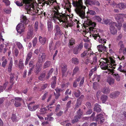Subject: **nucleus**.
<instances>
[{
  "label": "nucleus",
  "instance_id": "obj_12",
  "mask_svg": "<svg viewBox=\"0 0 126 126\" xmlns=\"http://www.w3.org/2000/svg\"><path fill=\"white\" fill-rule=\"evenodd\" d=\"M97 48L100 52L103 53L104 52H107L108 50V48L104 45H100L97 46Z\"/></svg>",
  "mask_w": 126,
  "mask_h": 126
},
{
  "label": "nucleus",
  "instance_id": "obj_64",
  "mask_svg": "<svg viewBox=\"0 0 126 126\" xmlns=\"http://www.w3.org/2000/svg\"><path fill=\"white\" fill-rule=\"evenodd\" d=\"M100 78V75H96L94 77V79L95 80L98 82Z\"/></svg>",
  "mask_w": 126,
  "mask_h": 126
},
{
  "label": "nucleus",
  "instance_id": "obj_48",
  "mask_svg": "<svg viewBox=\"0 0 126 126\" xmlns=\"http://www.w3.org/2000/svg\"><path fill=\"white\" fill-rule=\"evenodd\" d=\"M37 38L36 37H35L33 39L32 43L33 46V47H35L36 46L37 43Z\"/></svg>",
  "mask_w": 126,
  "mask_h": 126
},
{
  "label": "nucleus",
  "instance_id": "obj_34",
  "mask_svg": "<svg viewBox=\"0 0 126 126\" xmlns=\"http://www.w3.org/2000/svg\"><path fill=\"white\" fill-rule=\"evenodd\" d=\"M56 77L55 76L53 78L52 81L51 83V86L52 88H54L56 86Z\"/></svg>",
  "mask_w": 126,
  "mask_h": 126
},
{
  "label": "nucleus",
  "instance_id": "obj_24",
  "mask_svg": "<svg viewBox=\"0 0 126 126\" xmlns=\"http://www.w3.org/2000/svg\"><path fill=\"white\" fill-rule=\"evenodd\" d=\"M47 39V38L46 37H42L41 36H39V41L40 43L43 45H44L46 43Z\"/></svg>",
  "mask_w": 126,
  "mask_h": 126
},
{
  "label": "nucleus",
  "instance_id": "obj_57",
  "mask_svg": "<svg viewBox=\"0 0 126 126\" xmlns=\"http://www.w3.org/2000/svg\"><path fill=\"white\" fill-rule=\"evenodd\" d=\"M108 1V3L110 5H112L113 6H115L116 5V3L114 1H111V0H106Z\"/></svg>",
  "mask_w": 126,
  "mask_h": 126
},
{
  "label": "nucleus",
  "instance_id": "obj_8",
  "mask_svg": "<svg viewBox=\"0 0 126 126\" xmlns=\"http://www.w3.org/2000/svg\"><path fill=\"white\" fill-rule=\"evenodd\" d=\"M91 49L90 48H88L87 50H85L84 52L81 53L80 55L81 57H84L86 56H87V57L90 56L92 55H94L93 52L91 51Z\"/></svg>",
  "mask_w": 126,
  "mask_h": 126
},
{
  "label": "nucleus",
  "instance_id": "obj_55",
  "mask_svg": "<svg viewBox=\"0 0 126 126\" xmlns=\"http://www.w3.org/2000/svg\"><path fill=\"white\" fill-rule=\"evenodd\" d=\"M118 45L120 46L121 48H123L124 47V45L123 44V42L122 41H120L119 42Z\"/></svg>",
  "mask_w": 126,
  "mask_h": 126
},
{
  "label": "nucleus",
  "instance_id": "obj_47",
  "mask_svg": "<svg viewBox=\"0 0 126 126\" xmlns=\"http://www.w3.org/2000/svg\"><path fill=\"white\" fill-rule=\"evenodd\" d=\"M30 0H29V3H28L25 4V8L26 10H29L30 9H31V5H30Z\"/></svg>",
  "mask_w": 126,
  "mask_h": 126
},
{
  "label": "nucleus",
  "instance_id": "obj_25",
  "mask_svg": "<svg viewBox=\"0 0 126 126\" xmlns=\"http://www.w3.org/2000/svg\"><path fill=\"white\" fill-rule=\"evenodd\" d=\"M67 69V66L66 65H63L62 67V76H66V71Z\"/></svg>",
  "mask_w": 126,
  "mask_h": 126
},
{
  "label": "nucleus",
  "instance_id": "obj_42",
  "mask_svg": "<svg viewBox=\"0 0 126 126\" xmlns=\"http://www.w3.org/2000/svg\"><path fill=\"white\" fill-rule=\"evenodd\" d=\"M49 86V85L48 84L46 83L43 84L41 86L40 91H41L42 90H44L47 87H48Z\"/></svg>",
  "mask_w": 126,
  "mask_h": 126
},
{
  "label": "nucleus",
  "instance_id": "obj_21",
  "mask_svg": "<svg viewBox=\"0 0 126 126\" xmlns=\"http://www.w3.org/2000/svg\"><path fill=\"white\" fill-rule=\"evenodd\" d=\"M46 55L44 53H42L40 55V57L39 58L38 62L40 63H42L45 60L46 58Z\"/></svg>",
  "mask_w": 126,
  "mask_h": 126
},
{
  "label": "nucleus",
  "instance_id": "obj_20",
  "mask_svg": "<svg viewBox=\"0 0 126 126\" xmlns=\"http://www.w3.org/2000/svg\"><path fill=\"white\" fill-rule=\"evenodd\" d=\"M10 76V82L11 84H14V79H15L16 78V80H17V77L14 73H11Z\"/></svg>",
  "mask_w": 126,
  "mask_h": 126
},
{
  "label": "nucleus",
  "instance_id": "obj_22",
  "mask_svg": "<svg viewBox=\"0 0 126 126\" xmlns=\"http://www.w3.org/2000/svg\"><path fill=\"white\" fill-rule=\"evenodd\" d=\"M23 62V61L22 59H20L19 60V63L17 66L18 68L20 70H22L24 68V66Z\"/></svg>",
  "mask_w": 126,
  "mask_h": 126
},
{
  "label": "nucleus",
  "instance_id": "obj_5",
  "mask_svg": "<svg viewBox=\"0 0 126 126\" xmlns=\"http://www.w3.org/2000/svg\"><path fill=\"white\" fill-rule=\"evenodd\" d=\"M126 17V15L124 14H117L115 16V18L119 24V28L121 27V23L124 21L123 18Z\"/></svg>",
  "mask_w": 126,
  "mask_h": 126
},
{
  "label": "nucleus",
  "instance_id": "obj_28",
  "mask_svg": "<svg viewBox=\"0 0 126 126\" xmlns=\"http://www.w3.org/2000/svg\"><path fill=\"white\" fill-rule=\"evenodd\" d=\"M47 29L48 31L51 32L53 29V23L50 21H48L47 23Z\"/></svg>",
  "mask_w": 126,
  "mask_h": 126
},
{
  "label": "nucleus",
  "instance_id": "obj_49",
  "mask_svg": "<svg viewBox=\"0 0 126 126\" xmlns=\"http://www.w3.org/2000/svg\"><path fill=\"white\" fill-rule=\"evenodd\" d=\"M54 45V44L52 41L50 42L49 45V48L50 51L53 49Z\"/></svg>",
  "mask_w": 126,
  "mask_h": 126
},
{
  "label": "nucleus",
  "instance_id": "obj_59",
  "mask_svg": "<svg viewBox=\"0 0 126 126\" xmlns=\"http://www.w3.org/2000/svg\"><path fill=\"white\" fill-rule=\"evenodd\" d=\"M90 62V59L88 57H87L83 61L84 63L86 65L88 64Z\"/></svg>",
  "mask_w": 126,
  "mask_h": 126
},
{
  "label": "nucleus",
  "instance_id": "obj_3",
  "mask_svg": "<svg viewBox=\"0 0 126 126\" xmlns=\"http://www.w3.org/2000/svg\"><path fill=\"white\" fill-rule=\"evenodd\" d=\"M114 59L113 57H110L106 59L105 62L102 61L101 59L99 60L100 68L104 70L107 69L108 67L111 68L112 67L115 69V67H113L115 65V61L114 60Z\"/></svg>",
  "mask_w": 126,
  "mask_h": 126
},
{
  "label": "nucleus",
  "instance_id": "obj_11",
  "mask_svg": "<svg viewBox=\"0 0 126 126\" xmlns=\"http://www.w3.org/2000/svg\"><path fill=\"white\" fill-rule=\"evenodd\" d=\"M15 99V100L13 99H12L11 101L14 102L15 100V102L14 105L16 107H18L20 106L21 105L20 102L22 100V98L19 97H16Z\"/></svg>",
  "mask_w": 126,
  "mask_h": 126
},
{
  "label": "nucleus",
  "instance_id": "obj_54",
  "mask_svg": "<svg viewBox=\"0 0 126 126\" xmlns=\"http://www.w3.org/2000/svg\"><path fill=\"white\" fill-rule=\"evenodd\" d=\"M93 56H94V57L93 59V62L91 63V64H95L97 61V59L96 56H95V55H93Z\"/></svg>",
  "mask_w": 126,
  "mask_h": 126
},
{
  "label": "nucleus",
  "instance_id": "obj_4",
  "mask_svg": "<svg viewBox=\"0 0 126 126\" xmlns=\"http://www.w3.org/2000/svg\"><path fill=\"white\" fill-rule=\"evenodd\" d=\"M87 24L89 27V30L91 34H92V36L95 40L100 35L99 34V30L94 28L96 25V24L91 20H89L87 21Z\"/></svg>",
  "mask_w": 126,
  "mask_h": 126
},
{
  "label": "nucleus",
  "instance_id": "obj_40",
  "mask_svg": "<svg viewBox=\"0 0 126 126\" xmlns=\"http://www.w3.org/2000/svg\"><path fill=\"white\" fill-rule=\"evenodd\" d=\"M47 110V109L46 108L42 107L39 110V112L40 114H43L46 113Z\"/></svg>",
  "mask_w": 126,
  "mask_h": 126
},
{
  "label": "nucleus",
  "instance_id": "obj_9",
  "mask_svg": "<svg viewBox=\"0 0 126 126\" xmlns=\"http://www.w3.org/2000/svg\"><path fill=\"white\" fill-rule=\"evenodd\" d=\"M95 120L98 123L103 125L104 122V118L103 115L101 113L97 114L96 116Z\"/></svg>",
  "mask_w": 126,
  "mask_h": 126
},
{
  "label": "nucleus",
  "instance_id": "obj_39",
  "mask_svg": "<svg viewBox=\"0 0 126 126\" xmlns=\"http://www.w3.org/2000/svg\"><path fill=\"white\" fill-rule=\"evenodd\" d=\"M54 29L56 31V32L60 33V35H61L62 34V32L60 30V27L58 25H56L55 26Z\"/></svg>",
  "mask_w": 126,
  "mask_h": 126
},
{
  "label": "nucleus",
  "instance_id": "obj_27",
  "mask_svg": "<svg viewBox=\"0 0 126 126\" xmlns=\"http://www.w3.org/2000/svg\"><path fill=\"white\" fill-rule=\"evenodd\" d=\"M103 22L104 23L107 25H109L110 26V24H113V23H115L116 22H115L112 21L110 19H107L103 20Z\"/></svg>",
  "mask_w": 126,
  "mask_h": 126
},
{
  "label": "nucleus",
  "instance_id": "obj_51",
  "mask_svg": "<svg viewBox=\"0 0 126 126\" xmlns=\"http://www.w3.org/2000/svg\"><path fill=\"white\" fill-rule=\"evenodd\" d=\"M87 13H89L90 15L94 16L95 15L96 13L95 12L94 10H88Z\"/></svg>",
  "mask_w": 126,
  "mask_h": 126
},
{
  "label": "nucleus",
  "instance_id": "obj_53",
  "mask_svg": "<svg viewBox=\"0 0 126 126\" xmlns=\"http://www.w3.org/2000/svg\"><path fill=\"white\" fill-rule=\"evenodd\" d=\"M38 22L37 21H36L35 22L34 25V30L36 32L38 30Z\"/></svg>",
  "mask_w": 126,
  "mask_h": 126
},
{
  "label": "nucleus",
  "instance_id": "obj_17",
  "mask_svg": "<svg viewBox=\"0 0 126 126\" xmlns=\"http://www.w3.org/2000/svg\"><path fill=\"white\" fill-rule=\"evenodd\" d=\"M118 7L121 9H123L126 8V3H121L117 4L116 3V5L115 6H113V7L114 8Z\"/></svg>",
  "mask_w": 126,
  "mask_h": 126
},
{
  "label": "nucleus",
  "instance_id": "obj_61",
  "mask_svg": "<svg viewBox=\"0 0 126 126\" xmlns=\"http://www.w3.org/2000/svg\"><path fill=\"white\" fill-rule=\"evenodd\" d=\"M32 55V53L31 52H30L27 55L26 59L30 60L31 58Z\"/></svg>",
  "mask_w": 126,
  "mask_h": 126
},
{
  "label": "nucleus",
  "instance_id": "obj_60",
  "mask_svg": "<svg viewBox=\"0 0 126 126\" xmlns=\"http://www.w3.org/2000/svg\"><path fill=\"white\" fill-rule=\"evenodd\" d=\"M94 17L95 19L97 20L98 22H101L102 19L99 16H95Z\"/></svg>",
  "mask_w": 126,
  "mask_h": 126
},
{
  "label": "nucleus",
  "instance_id": "obj_58",
  "mask_svg": "<svg viewBox=\"0 0 126 126\" xmlns=\"http://www.w3.org/2000/svg\"><path fill=\"white\" fill-rule=\"evenodd\" d=\"M81 104V102L79 100V99H78L77 100V101L76 105V107L78 108L79 106Z\"/></svg>",
  "mask_w": 126,
  "mask_h": 126
},
{
  "label": "nucleus",
  "instance_id": "obj_1",
  "mask_svg": "<svg viewBox=\"0 0 126 126\" xmlns=\"http://www.w3.org/2000/svg\"><path fill=\"white\" fill-rule=\"evenodd\" d=\"M53 17L52 20L55 23L57 19L60 22H62L63 24V26L67 28L69 27H71L72 25L70 23L66 22L67 20V17L65 16L62 15L58 12V11H56L54 10L52 13Z\"/></svg>",
  "mask_w": 126,
  "mask_h": 126
},
{
  "label": "nucleus",
  "instance_id": "obj_14",
  "mask_svg": "<svg viewBox=\"0 0 126 126\" xmlns=\"http://www.w3.org/2000/svg\"><path fill=\"white\" fill-rule=\"evenodd\" d=\"M16 4L19 7H21L24 4H28L29 3V0H22V1H17L15 2Z\"/></svg>",
  "mask_w": 126,
  "mask_h": 126
},
{
  "label": "nucleus",
  "instance_id": "obj_37",
  "mask_svg": "<svg viewBox=\"0 0 126 126\" xmlns=\"http://www.w3.org/2000/svg\"><path fill=\"white\" fill-rule=\"evenodd\" d=\"M98 39V41L100 43L104 45V44L106 43V39L101 38L100 36Z\"/></svg>",
  "mask_w": 126,
  "mask_h": 126
},
{
  "label": "nucleus",
  "instance_id": "obj_30",
  "mask_svg": "<svg viewBox=\"0 0 126 126\" xmlns=\"http://www.w3.org/2000/svg\"><path fill=\"white\" fill-rule=\"evenodd\" d=\"M13 61L12 59L10 60V62L9 64L7 69L9 73H10L12 70V68L13 65Z\"/></svg>",
  "mask_w": 126,
  "mask_h": 126
},
{
  "label": "nucleus",
  "instance_id": "obj_50",
  "mask_svg": "<svg viewBox=\"0 0 126 126\" xmlns=\"http://www.w3.org/2000/svg\"><path fill=\"white\" fill-rule=\"evenodd\" d=\"M45 76V74L44 73L41 74L40 75L39 77L38 78L39 80H43L44 79Z\"/></svg>",
  "mask_w": 126,
  "mask_h": 126
},
{
  "label": "nucleus",
  "instance_id": "obj_2",
  "mask_svg": "<svg viewBox=\"0 0 126 126\" xmlns=\"http://www.w3.org/2000/svg\"><path fill=\"white\" fill-rule=\"evenodd\" d=\"M82 0H77L76 1L73 0L72 4L76 7V12L82 18L84 17L85 13V9L86 7L83 4Z\"/></svg>",
  "mask_w": 126,
  "mask_h": 126
},
{
  "label": "nucleus",
  "instance_id": "obj_32",
  "mask_svg": "<svg viewBox=\"0 0 126 126\" xmlns=\"http://www.w3.org/2000/svg\"><path fill=\"white\" fill-rule=\"evenodd\" d=\"M79 72V68L78 66H75L73 70L72 76H74L78 73Z\"/></svg>",
  "mask_w": 126,
  "mask_h": 126
},
{
  "label": "nucleus",
  "instance_id": "obj_31",
  "mask_svg": "<svg viewBox=\"0 0 126 126\" xmlns=\"http://www.w3.org/2000/svg\"><path fill=\"white\" fill-rule=\"evenodd\" d=\"M21 17H22V20L21 22L25 24H27L29 20L27 19L26 17L23 15H22Z\"/></svg>",
  "mask_w": 126,
  "mask_h": 126
},
{
  "label": "nucleus",
  "instance_id": "obj_10",
  "mask_svg": "<svg viewBox=\"0 0 126 126\" xmlns=\"http://www.w3.org/2000/svg\"><path fill=\"white\" fill-rule=\"evenodd\" d=\"M25 29L24 25L22 23L18 24L16 26V29L17 32L20 34L24 32Z\"/></svg>",
  "mask_w": 126,
  "mask_h": 126
},
{
  "label": "nucleus",
  "instance_id": "obj_41",
  "mask_svg": "<svg viewBox=\"0 0 126 126\" xmlns=\"http://www.w3.org/2000/svg\"><path fill=\"white\" fill-rule=\"evenodd\" d=\"M11 118L13 122H16L18 121L17 118L16 116L14 114L12 115Z\"/></svg>",
  "mask_w": 126,
  "mask_h": 126
},
{
  "label": "nucleus",
  "instance_id": "obj_15",
  "mask_svg": "<svg viewBox=\"0 0 126 126\" xmlns=\"http://www.w3.org/2000/svg\"><path fill=\"white\" fill-rule=\"evenodd\" d=\"M84 77H81L79 76L77 78L75 81L77 82H79L80 80L81 81L79 83V86L80 87L83 86L84 82Z\"/></svg>",
  "mask_w": 126,
  "mask_h": 126
},
{
  "label": "nucleus",
  "instance_id": "obj_6",
  "mask_svg": "<svg viewBox=\"0 0 126 126\" xmlns=\"http://www.w3.org/2000/svg\"><path fill=\"white\" fill-rule=\"evenodd\" d=\"M83 48V44L82 43L78 44L74 48H73V53L75 55L78 54L80 53V52Z\"/></svg>",
  "mask_w": 126,
  "mask_h": 126
},
{
  "label": "nucleus",
  "instance_id": "obj_13",
  "mask_svg": "<svg viewBox=\"0 0 126 126\" xmlns=\"http://www.w3.org/2000/svg\"><path fill=\"white\" fill-rule=\"evenodd\" d=\"M33 29L32 27L31 28L27 33L26 38L27 39H32L34 35L33 32Z\"/></svg>",
  "mask_w": 126,
  "mask_h": 126
},
{
  "label": "nucleus",
  "instance_id": "obj_46",
  "mask_svg": "<svg viewBox=\"0 0 126 126\" xmlns=\"http://www.w3.org/2000/svg\"><path fill=\"white\" fill-rule=\"evenodd\" d=\"M80 118L78 115H76L75 116L74 119L72 121V123L73 124L75 122H78L79 121V119Z\"/></svg>",
  "mask_w": 126,
  "mask_h": 126
},
{
  "label": "nucleus",
  "instance_id": "obj_45",
  "mask_svg": "<svg viewBox=\"0 0 126 126\" xmlns=\"http://www.w3.org/2000/svg\"><path fill=\"white\" fill-rule=\"evenodd\" d=\"M41 69L40 66L36 65L34 72L37 74H38L41 70Z\"/></svg>",
  "mask_w": 126,
  "mask_h": 126
},
{
  "label": "nucleus",
  "instance_id": "obj_16",
  "mask_svg": "<svg viewBox=\"0 0 126 126\" xmlns=\"http://www.w3.org/2000/svg\"><path fill=\"white\" fill-rule=\"evenodd\" d=\"M75 39L73 38H71L69 40V42L68 43V47L70 49H72L73 48L74 45L75 44Z\"/></svg>",
  "mask_w": 126,
  "mask_h": 126
},
{
  "label": "nucleus",
  "instance_id": "obj_63",
  "mask_svg": "<svg viewBox=\"0 0 126 126\" xmlns=\"http://www.w3.org/2000/svg\"><path fill=\"white\" fill-rule=\"evenodd\" d=\"M81 110L79 109L77 112L78 116L80 118L81 115H82L83 113L82 112L80 111Z\"/></svg>",
  "mask_w": 126,
  "mask_h": 126
},
{
  "label": "nucleus",
  "instance_id": "obj_36",
  "mask_svg": "<svg viewBox=\"0 0 126 126\" xmlns=\"http://www.w3.org/2000/svg\"><path fill=\"white\" fill-rule=\"evenodd\" d=\"M71 62L72 63L77 65L79 63V61L78 58H73L71 60Z\"/></svg>",
  "mask_w": 126,
  "mask_h": 126
},
{
  "label": "nucleus",
  "instance_id": "obj_52",
  "mask_svg": "<svg viewBox=\"0 0 126 126\" xmlns=\"http://www.w3.org/2000/svg\"><path fill=\"white\" fill-rule=\"evenodd\" d=\"M7 60L5 59L2 62L1 66L4 68L5 67L7 63Z\"/></svg>",
  "mask_w": 126,
  "mask_h": 126
},
{
  "label": "nucleus",
  "instance_id": "obj_29",
  "mask_svg": "<svg viewBox=\"0 0 126 126\" xmlns=\"http://www.w3.org/2000/svg\"><path fill=\"white\" fill-rule=\"evenodd\" d=\"M51 65V62L50 61H47L44 63L43 65V68L45 69L49 67Z\"/></svg>",
  "mask_w": 126,
  "mask_h": 126
},
{
  "label": "nucleus",
  "instance_id": "obj_43",
  "mask_svg": "<svg viewBox=\"0 0 126 126\" xmlns=\"http://www.w3.org/2000/svg\"><path fill=\"white\" fill-rule=\"evenodd\" d=\"M75 96L77 98L79 97L81 94V92L79 90H77V92L76 91L73 92Z\"/></svg>",
  "mask_w": 126,
  "mask_h": 126
},
{
  "label": "nucleus",
  "instance_id": "obj_44",
  "mask_svg": "<svg viewBox=\"0 0 126 126\" xmlns=\"http://www.w3.org/2000/svg\"><path fill=\"white\" fill-rule=\"evenodd\" d=\"M29 67H31L30 68L33 69L35 67V65L34 63V62L32 61H31L29 62Z\"/></svg>",
  "mask_w": 126,
  "mask_h": 126
},
{
  "label": "nucleus",
  "instance_id": "obj_18",
  "mask_svg": "<svg viewBox=\"0 0 126 126\" xmlns=\"http://www.w3.org/2000/svg\"><path fill=\"white\" fill-rule=\"evenodd\" d=\"M106 81L110 85L112 86L114 84L115 79L109 77L108 78Z\"/></svg>",
  "mask_w": 126,
  "mask_h": 126
},
{
  "label": "nucleus",
  "instance_id": "obj_23",
  "mask_svg": "<svg viewBox=\"0 0 126 126\" xmlns=\"http://www.w3.org/2000/svg\"><path fill=\"white\" fill-rule=\"evenodd\" d=\"M101 106L97 103L95 104L94 105V110L97 112H100L101 111L100 108Z\"/></svg>",
  "mask_w": 126,
  "mask_h": 126
},
{
  "label": "nucleus",
  "instance_id": "obj_33",
  "mask_svg": "<svg viewBox=\"0 0 126 126\" xmlns=\"http://www.w3.org/2000/svg\"><path fill=\"white\" fill-rule=\"evenodd\" d=\"M108 99V97L105 95H102L101 97V100L102 103H104Z\"/></svg>",
  "mask_w": 126,
  "mask_h": 126
},
{
  "label": "nucleus",
  "instance_id": "obj_35",
  "mask_svg": "<svg viewBox=\"0 0 126 126\" xmlns=\"http://www.w3.org/2000/svg\"><path fill=\"white\" fill-rule=\"evenodd\" d=\"M102 92L105 94H108L110 92V90L108 87H105L102 90Z\"/></svg>",
  "mask_w": 126,
  "mask_h": 126
},
{
  "label": "nucleus",
  "instance_id": "obj_56",
  "mask_svg": "<svg viewBox=\"0 0 126 126\" xmlns=\"http://www.w3.org/2000/svg\"><path fill=\"white\" fill-rule=\"evenodd\" d=\"M16 44L19 49H21L23 48L22 44L20 42H16Z\"/></svg>",
  "mask_w": 126,
  "mask_h": 126
},
{
  "label": "nucleus",
  "instance_id": "obj_7",
  "mask_svg": "<svg viewBox=\"0 0 126 126\" xmlns=\"http://www.w3.org/2000/svg\"><path fill=\"white\" fill-rule=\"evenodd\" d=\"M110 30L111 33L112 34H114L116 33L117 32V30L115 28V26H116L117 28H118L119 30L121 29V28H119V25L117 24L116 23H113V24H110Z\"/></svg>",
  "mask_w": 126,
  "mask_h": 126
},
{
  "label": "nucleus",
  "instance_id": "obj_38",
  "mask_svg": "<svg viewBox=\"0 0 126 126\" xmlns=\"http://www.w3.org/2000/svg\"><path fill=\"white\" fill-rule=\"evenodd\" d=\"M95 0H86V3L88 4L91 5H94Z\"/></svg>",
  "mask_w": 126,
  "mask_h": 126
},
{
  "label": "nucleus",
  "instance_id": "obj_19",
  "mask_svg": "<svg viewBox=\"0 0 126 126\" xmlns=\"http://www.w3.org/2000/svg\"><path fill=\"white\" fill-rule=\"evenodd\" d=\"M120 94V93L118 91L112 92L110 94V98H115L117 97Z\"/></svg>",
  "mask_w": 126,
  "mask_h": 126
},
{
  "label": "nucleus",
  "instance_id": "obj_62",
  "mask_svg": "<svg viewBox=\"0 0 126 126\" xmlns=\"http://www.w3.org/2000/svg\"><path fill=\"white\" fill-rule=\"evenodd\" d=\"M2 2L5 3L6 6L9 5L10 3V1L9 0H2Z\"/></svg>",
  "mask_w": 126,
  "mask_h": 126
},
{
  "label": "nucleus",
  "instance_id": "obj_26",
  "mask_svg": "<svg viewBox=\"0 0 126 126\" xmlns=\"http://www.w3.org/2000/svg\"><path fill=\"white\" fill-rule=\"evenodd\" d=\"M110 72L112 73V75H113V77L116 80L119 81L120 80V77L118 74H113L114 72L112 70L110 69Z\"/></svg>",
  "mask_w": 126,
  "mask_h": 126
}]
</instances>
